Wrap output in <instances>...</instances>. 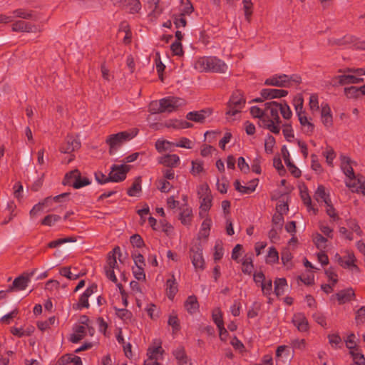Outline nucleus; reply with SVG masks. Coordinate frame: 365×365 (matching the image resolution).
<instances>
[{
  "instance_id": "obj_61",
  "label": "nucleus",
  "mask_w": 365,
  "mask_h": 365,
  "mask_svg": "<svg viewBox=\"0 0 365 365\" xmlns=\"http://www.w3.org/2000/svg\"><path fill=\"white\" fill-rule=\"evenodd\" d=\"M262 157L257 155L251 163V170L256 174H260L262 173L261 169Z\"/></svg>"
},
{
  "instance_id": "obj_3",
  "label": "nucleus",
  "mask_w": 365,
  "mask_h": 365,
  "mask_svg": "<svg viewBox=\"0 0 365 365\" xmlns=\"http://www.w3.org/2000/svg\"><path fill=\"white\" fill-rule=\"evenodd\" d=\"M314 197L319 204L325 205L326 212L333 221L339 220L338 213L331 204L329 191L323 185H319L314 192Z\"/></svg>"
},
{
  "instance_id": "obj_13",
  "label": "nucleus",
  "mask_w": 365,
  "mask_h": 365,
  "mask_svg": "<svg viewBox=\"0 0 365 365\" xmlns=\"http://www.w3.org/2000/svg\"><path fill=\"white\" fill-rule=\"evenodd\" d=\"M96 289L97 287L95 284H92L87 287L80 295L78 301L72 304V309L74 310H81L84 308H88L90 306L88 299L95 292H96Z\"/></svg>"
},
{
  "instance_id": "obj_27",
  "label": "nucleus",
  "mask_w": 365,
  "mask_h": 365,
  "mask_svg": "<svg viewBox=\"0 0 365 365\" xmlns=\"http://www.w3.org/2000/svg\"><path fill=\"white\" fill-rule=\"evenodd\" d=\"M113 4L127 7L131 13H137L141 9L139 0H113Z\"/></svg>"
},
{
  "instance_id": "obj_58",
  "label": "nucleus",
  "mask_w": 365,
  "mask_h": 365,
  "mask_svg": "<svg viewBox=\"0 0 365 365\" xmlns=\"http://www.w3.org/2000/svg\"><path fill=\"white\" fill-rule=\"evenodd\" d=\"M358 341L359 339L355 334H350L345 339V344L346 347L351 351L359 347L357 345Z\"/></svg>"
},
{
  "instance_id": "obj_34",
  "label": "nucleus",
  "mask_w": 365,
  "mask_h": 365,
  "mask_svg": "<svg viewBox=\"0 0 365 365\" xmlns=\"http://www.w3.org/2000/svg\"><path fill=\"white\" fill-rule=\"evenodd\" d=\"M178 283L173 274L166 282V292L170 299H173L178 292Z\"/></svg>"
},
{
  "instance_id": "obj_44",
  "label": "nucleus",
  "mask_w": 365,
  "mask_h": 365,
  "mask_svg": "<svg viewBox=\"0 0 365 365\" xmlns=\"http://www.w3.org/2000/svg\"><path fill=\"white\" fill-rule=\"evenodd\" d=\"M61 364H67L68 363H73L74 365H82L81 359L73 354H66L63 356L60 359Z\"/></svg>"
},
{
  "instance_id": "obj_52",
  "label": "nucleus",
  "mask_w": 365,
  "mask_h": 365,
  "mask_svg": "<svg viewBox=\"0 0 365 365\" xmlns=\"http://www.w3.org/2000/svg\"><path fill=\"white\" fill-rule=\"evenodd\" d=\"M60 274L71 279V280H74V279H76L77 278H78L81 275H83V273H81V272H73L71 269L70 267H63L60 270Z\"/></svg>"
},
{
  "instance_id": "obj_26",
  "label": "nucleus",
  "mask_w": 365,
  "mask_h": 365,
  "mask_svg": "<svg viewBox=\"0 0 365 365\" xmlns=\"http://www.w3.org/2000/svg\"><path fill=\"white\" fill-rule=\"evenodd\" d=\"M210 115V112L202 110L200 111L189 112L186 115V118L196 123H203Z\"/></svg>"
},
{
  "instance_id": "obj_57",
  "label": "nucleus",
  "mask_w": 365,
  "mask_h": 365,
  "mask_svg": "<svg viewBox=\"0 0 365 365\" xmlns=\"http://www.w3.org/2000/svg\"><path fill=\"white\" fill-rule=\"evenodd\" d=\"M309 108L312 113H315L319 110V98L315 93H312L309 96Z\"/></svg>"
},
{
  "instance_id": "obj_33",
  "label": "nucleus",
  "mask_w": 365,
  "mask_h": 365,
  "mask_svg": "<svg viewBox=\"0 0 365 365\" xmlns=\"http://www.w3.org/2000/svg\"><path fill=\"white\" fill-rule=\"evenodd\" d=\"M155 149L160 153L166 151H173L175 147V143L164 140L158 139L156 140L155 144Z\"/></svg>"
},
{
  "instance_id": "obj_7",
  "label": "nucleus",
  "mask_w": 365,
  "mask_h": 365,
  "mask_svg": "<svg viewBox=\"0 0 365 365\" xmlns=\"http://www.w3.org/2000/svg\"><path fill=\"white\" fill-rule=\"evenodd\" d=\"M163 352L161 341L158 339H153L147 350L144 365H159V361L163 359Z\"/></svg>"
},
{
  "instance_id": "obj_45",
  "label": "nucleus",
  "mask_w": 365,
  "mask_h": 365,
  "mask_svg": "<svg viewBox=\"0 0 365 365\" xmlns=\"http://www.w3.org/2000/svg\"><path fill=\"white\" fill-rule=\"evenodd\" d=\"M58 324V321L56 318L53 316L49 317L47 320L38 322L37 323V327L41 331H46L51 326H56Z\"/></svg>"
},
{
  "instance_id": "obj_4",
  "label": "nucleus",
  "mask_w": 365,
  "mask_h": 365,
  "mask_svg": "<svg viewBox=\"0 0 365 365\" xmlns=\"http://www.w3.org/2000/svg\"><path fill=\"white\" fill-rule=\"evenodd\" d=\"M94 329L91 326L90 322L86 317H83L80 322L76 323L69 336V340L73 343H78L84 339L88 334L93 336Z\"/></svg>"
},
{
  "instance_id": "obj_29",
  "label": "nucleus",
  "mask_w": 365,
  "mask_h": 365,
  "mask_svg": "<svg viewBox=\"0 0 365 365\" xmlns=\"http://www.w3.org/2000/svg\"><path fill=\"white\" fill-rule=\"evenodd\" d=\"M200 217H209V210L212 206L213 197H209L206 198L200 199Z\"/></svg>"
},
{
  "instance_id": "obj_11",
  "label": "nucleus",
  "mask_w": 365,
  "mask_h": 365,
  "mask_svg": "<svg viewBox=\"0 0 365 365\" xmlns=\"http://www.w3.org/2000/svg\"><path fill=\"white\" fill-rule=\"evenodd\" d=\"M130 166L122 163L120 165H113L109 173L110 182H119L126 178V174L130 170Z\"/></svg>"
},
{
  "instance_id": "obj_21",
  "label": "nucleus",
  "mask_w": 365,
  "mask_h": 365,
  "mask_svg": "<svg viewBox=\"0 0 365 365\" xmlns=\"http://www.w3.org/2000/svg\"><path fill=\"white\" fill-rule=\"evenodd\" d=\"M259 182L258 179L251 180L247 185H242L240 181L235 180L234 186L236 190L242 194H250L253 192Z\"/></svg>"
},
{
  "instance_id": "obj_37",
  "label": "nucleus",
  "mask_w": 365,
  "mask_h": 365,
  "mask_svg": "<svg viewBox=\"0 0 365 365\" xmlns=\"http://www.w3.org/2000/svg\"><path fill=\"white\" fill-rule=\"evenodd\" d=\"M185 307L189 313H196L199 309V304L196 297L194 295L189 296L185 302Z\"/></svg>"
},
{
  "instance_id": "obj_36",
  "label": "nucleus",
  "mask_w": 365,
  "mask_h": 365,
  "mask_svg": "<svg viewBox=\"0 0 365 365\" xmlns=\"http://www.w3.org/2000/svg\"><path fill=\"white\" fill-rule=\"evenodd\" d=\"M118 36L122 38L125 43H128L131 39V33L126 22H123L119 27Z\"/></svg>"
},
{
  "instance_id": "obj_41",
  "label": "nucleus",
  "mask_w": 365,
  "mask_h": 365,
  "mask_svg": "<svg viewBox=\"0 0 365 365\" xmlns=\"http://www.w3.org/2000/svg\"><path fill=\"white\" fill-rule=\"evenodd\" d=\"M287 288V282L284 278H277L274 281V292L277 296L283 295Z\"/></svg>"
},
{
  "instance_id": "obj_10",
  "label": "nucleus",
  "mask_w": 365,
  "mask_h": 365,
  "mask_svg": "<svg viewBox=\"0 0 365 365\" xmlns=\"http://www.w3.org/2000/svg\"><path fill=\"white\" fill-rule=\"evenodd\" d=\"M296 112L298 116L299 121L302 126V131L308 135L313 133L315 125L312 122V119L307 115L305 112L302 110V103L296 106Z\"/></svg>"
},
{
  "instance_id": "obj_63",
  "label": "nucleus",
  "mask_w": 365,
  "mask_h": 365,
  "mask_svg": "<svg viewBox=\"0 0 365 365\" xmlns=\"http://www.w3.org/2000/svg\"><path fill=\"white\" fill-rule=\"evenodd\" d=\"M212 317L217 327H220L224 324L222 320V313L219 307H216L213 309Z\"/></svg>"
},
{
  "instance_id": "obj_30",
  "label": "nucleus",
  "mask_w": 365,
  "mask_h": 365,
  "mask_svg": "<svg viewBox=\"0 0 365 365\" xmlns=\"http://www.w3.org/2000/svg\"><path fill=\"white\" fill-rule=\"evenodd\" d=\"M205 170L204 168V162L200 159H196L191 161V168L190 173L194 177H200L204 173Z\"/></svg>"
},
{
  "instance_id": "obj_48",
  "label": "nucleus",
  "mask_w": 365,
  "mask_h": 365,
  "mask_svg": "<svg viewBox=\"0 0 365 365\" xmlns=\"http://www.w3.org/2000/svg\"><path fill=\"white\" fill-rule=\"evenodd\" d=\"M292 255L288 250H284L282 252V262L286 269H291L293 267Z\"/></svg>"
},
{
  "instance_id": "obj_35",
  "label": "nucleus",
  "mask_w": 365,
  "mask_h": 365,
  "mask_svg": "<svg viewBox=\"0 0 365 365\" xmlns=\"http://www.w3.org/2000/svg\"><path fill=\"white\" fill-rule=\"evenodd\" d=\"M242 110L234 108L227 105V110L225 113V119L227 122L232 123L238 120L241 117Z\"/></svg>"
},
{
  "instance_id": "obj_42",
  "label": "nucleus",
  "mask_w": 365,
  "mask_h": 365,
  "mask_svg": "<svg viewBox=\"0 0 365 365\" xmlns=\"http://www.w3.org/2000/svg\"><path fill=\"white\" fill-rule=\"evenodd\" d=\"M29 278L21 276L16 278L14 282L12 287L9 289V291H11L13 289L16 290H24L28 286Z\"/></svg>"
},
{
  "instance_id": "obj_28",
  "label": "nucleus",
  "mask_w": 365,
  "mask_h": 365,
  "mask_svg": "<svg viewBox=\"0 0 365 365\" xmlns=\"http://www.w3.org/2000/svg\"><path fill=\"white\" fill-rule=\"evenodd\" d=\"M354 291L352 288H348L346 289L341 290L335 296H332L331 298L335 297L339 304H342L351 300L354 297Z\"/></svg>"
},
{
  "instance_id": "obj_50",
  "label": "nucleus",
  "mask_w": 365,
  "mask_h": 365,
  "mask_svg": "<svg viewBox=\"0 0 365 365\" xmlns=\"http://www.w3.org/2000/svg\"><path fill=\"white\" fill-rule=\"evenodd\" d=\"M141 192V180L140 178L135 180L131 187L128 190V195L131 197L138 196Z\"/></svg>"
},
{
  "instance_id": "obj_8",
  "label": "nucleus",
  "mask_w": 365,
  "mask_h": 365,
  "mask_svg": "<svg viewBox=\"0 0 365 365\" xmlns=\"http://www.w3.org/2000/svg\"><path fill=\"white\" fill-rule=\"evenodd\" d=\"M363 76H365V68H351L338 76L336 79L340 85L357 84L364 81Z\"/></svg>"
},
{
  "instance_id": "obj_2",
  "label": "nucleus",
  "mask_w": 365,
  "mask_h": 365,
  "mask_svg": "<svg viewBox=\"0 0 365 365\" xmlns=\"http://www.w3.org/2000/svg\"><path fill=\"white\" fill-rule=\"evenodd\" d=\"M193 67L199 72H215L225 73L228 70L227 65L215 56H202L195 59Z\"/></svg>"
},
{
  "instance_id": "obj_25",
  "label": "nucleus",
  "mask_w": 365,
  "mask_h": 365,
  "mask_svg": "<svg viewBox=\"0 0 365 365\" xmlns=\"http://www.w3.org/2000/svg\"><path fill=\"white\" fill-rule=\"evenodd\" d=\"M340 160L341 169L346 175V178L353 177L355 175L353 169L354 162L351 160L349 157L346 155H341Z\"/></svg>"
},
{
  "instance_id": "obj_5",
  "label": "nucleus",
  "mask_w": 365,
  "mask_h": 365,
  "mask_svg": "<svg viewBox=\"0 0 365 365\" xmlns=\"http://www.w3.org/2000/svg\"><path fill=\"white\" fill-rule=\"evenodd\" d=\"M137 135V131H123L109 135L106 139V143L109 146V153L114 155L118 149L125 143L133 139Z\"/></svg>"
},
{
  "instance_id": "obj_20",
  "label": "nucleus",
  "mask_w": 365,
  "mask_h": 365,
  "mask_svg": "<svg viewBox=\"0 0 365 365\" xmlns=\"http://www.w3.org/2000/svg\"><path fill=\"white\" fill-rule=\"evenodd\" d=\"M158 163L170 169L177 168L180 163V158L176 154H166L158 158Z\"/></svg>"
},
{
  "instance_id": "obj_56",
  "label": "nucleus",
  "mask_w": 365,
  "mask_h": 365,
  "mask_svg": "<svg viewBox=\"0 0 365 365\" xmlns=\"http://www.w3.org/2000/svg\"><path fill=\"white\" fill-rule=\"evenodd\" d=\"M194 142L185 137L180 138L178 141L175 143V147L185 149H192L194 147Z\"/></svg>"
},
{
  "instance_id": "obj_59",
  "label": "nucleus",
  "mask_w": 365,
  "mask_h": 365,
  "mask_svg": "<svg viewBox=\"0 0 365 365\" xmlns=\"http://www.w3.org/2000/svg\"><path fill=\"white\" fill-rule=\"evenodd\" d=\"M250 113L254 118H259V124L262 127V119L264 116V107L259 108L257 106H252L250 108Z\"/></svg>"
},
{
  "instance_id": "obj_54",
  "label": "nucleus",
  "mask_w": 365,
  "mask_h": 365,
  "mask_svg": "<svg viewBox=\"0 0 365 365\" xmlns=\"http://www.w3.org/2000/svg\"><path fill=\"white\" fill-rule=\"evenodd\" d=\"M80 173L78 170H74L67 173L63 180V184L66 185H72L73 181H76L79 178Z\"/></svg>"
},
{
  "instance_id": "obj_39",
  "label": "nucleus",
  "mask_w": 365,
  "mask_h": 365,
  "mask_svg": "<svg viewBox=\"0 0 365 365\" xmlns=\"http://www.w3.org/2000/svg\"><path fill=\"white\" fill-rule=\"evenodd\" d=\"M204 219L201 227L199 232L200 237L201 238H207L210 235V227L212 225V220L210 217H201Z\"/></svg>"
},
{
  "instance_id": "obj_18",
  "label": "nucleus",
  "mask_w": 365,
  "mask_h": 365,
  "mask_svg": "<svg viewBox=\"0 0 365 365\" xmlns=\"http://www.w3.org/2000/svg\"><path fill=\"white\" fill-rule=\"evenodd\" d=\"M292 322L300 332H307L309 330L308 320L303 313L299 312L294 314Z\"/></svg>"
},
{
  "instance_id": "obj_23",
  "label": "nucleus",
  "mask_w": 365,
  "mask_h": 365,
  "mask_svg": "<svg viewBox=\"0 0 365 365\" xmlns=\"http://www.w3.org/2000/svg\"><path fill=\"white\" fill-rule=\"evenodd\" d=\"M260 94L264 98L274 99L284 97L288 94V92L283 89L263 88L260 91Z\"/></svg>"
},
{
  "instance_id": "obj_43",
  "label": "nucleus",
  "mask_w": 365,
  "mask_h": 365,
  "mask_svg": "<svg viewBox=\"0 0 365 365\" xmlns=\"http://www.w3.org/2000/svg\"><path fill=\"white\" fill-rule=\"evenodd\" d=\"M301 197L309 213L315 214L317 210L312 205V200L306 188L301 190Z\"/></svg>"
},
{
  "instance_id": "obj_6",
  "label": "nucleus",
  "mask_w": 365,
  "mask_h": 365,
  "mask_svg": "<svg viewBox=\"0 0 365 365\" xmlns=\"http://www.w3.org/2000/svg\"><path fill=\"white\" fill-rule=\"evenodd\" d=\"M300 82L301 77L297 74H293L291 76L286 74H275L267 78L264 81V84L277 87H289L292 86V83H299Z\"/></svg>"
},
{
  "instance_id": "obj_40",
  "label": "nucleus",
  "mask_w": 365,
  "mask_h": 365,
  "mask_svg": "<svg viewBox=\"0 0 365 365\" xmlns=\"http://www.w3.org/2000/svg\"><path fill=\"white\" fill-rule=\"evenodd\" d=\"M349 353L352 357L354 364L353 365H364L365 358L359 347L349 351Z\"/></svg>"
},
{
  "instance_id": "obj_38",
  "label": "nucleus",
  "mask_w": 365,
  "mask_h": 365,
  "mask_svg": "<svg viewBox=\"0 0 365 365\" xmlns=\"http://www.w3.org/2000/svg\"><path fill=\"white\" fill-rule=\"evenodd\" d=\"M173 354L179 365H192L182 348H177L175 350H174Z\"/></svg>"
},
{
  "instance_id": "obj_60",
  "label": "nucleus",
  "mask_w": 365,
  "mask_h": 365,
  "mask_svg": "<svg viewBox=\"0 0 365 365\" xmlns=\"http://www.w3.org/2000/svg\"><path fill=\"white\" fill-rule=\"evenodd\" d=\"M299 279L307 285H311L314 282V274L311 271H307L304 273L302 274Z\"/></svg>"
},
{
  "instance_id": "obj_51",
  "label": "nucleus",
  "mask_w": 365,
  "mask_h": 365,
  "mask_svg": "<svg viewBox=\"0 0 365 365\" xmlns=\"http://www.w3.org/2000/svg\"><path fill=\"white\" fill-rule=\"evenodd\" d=\"M313 241L317 247L320 250H324L327 246V240L322 235L317 233L313 237Z\"/></svg>"
},
{
  "instance_id": "obj_19",
  "label": "nucleus",
  "mask_w": 365,
  "mask_h": 365,
  "mask_svg": "<svg viewBox=\"0 0 365 365\" xmlns=\"http://www.w3.org/2000/svg\"><path fill=\"white\" fill-rule=\"evenodd\" d=\"M356 257L352 252H348L343 258H339L338 263L344 268L349 269L352 272H358L359 267L356 264Z\"/></svg>"
},
{
  "instance_id": "obj_17",
  "label": "nucleus",
  "mask_w": 365,
  "mask_h": 365,
  "mask_svg": "<svg viewBox=\"0 0 365 365\" xmlns=\"http://www.w3.org/2000/svg\"><path fill=\"white\" fill-rule=\"evenodd\" d=\"M66 194H62L57 195L53 198H46L43 202H39L34 206L32 210L30 211V215L32 216L37 215L39 212H43L45 207H50L53 202H58L61 198L65 197Z\"/></svg>"
},
{
  "instance_id": "obj_16",
  "label": "nucleus",
  "mask_w": 365,
  "mask_h": 365,
  "mask_svg": "<svg viewBox=\"0 0 365 365\" xmlns=\"http://www.w3.org/2000/svg\"><path fill=\"white\" fill-rule=\"evenodd\" d=\"M191 252V261L195 269L203 270L205 269V259L202 255V249L198 246L195 248H192Z\"/></svg>"
},
{
  "instance_id": "obj_49",
  "label": "nucleus",
  "mask_w": 365,
  "mask_h": 365,
  "mask_svg": "<svg viewBox=\"0 0 365 365\" xmlns=\"http://www.w3.org/2000/svg\"><path fill=\"white\" fill-rule=\"evenodd\" d=\"M279 260V254L274 247H269L265 261L268 264H274Z\"/></svg>"
},
{
  "instance_id": "obj_31",
  "label": "nucleus",
  "mask_w": 365,
  "mask_h": 365,
  "mask_svg": "<svg viewBox=\"0 0 365 365\" xmlns=\"http://www.w3.org/2000/svg\"><path fill=\"white\" fill-rule=\"evenodd\" d=\"M245 105V100L240 92L234 93L228 102V106L237 108L241 110L243 109Z\"/></svg>"
},
{
  "instance_id": "obj_24",
  "label": "nucleus",
  "mask_w": 365,
  "mask_h": 365,
  "mask_svg": "<svg viewBox=\"0 0 365 365\" xmlns=\"http://www.w3.org/2000/svg\"><path fill=\"white\" fill-rule=\"evenodd\" d=\"M81 146L78 139L73 136H67L65 143L61 148V150L64 153H70Z\"/></svg>"
},
{
  "instance_id": "obj_64",
  "label": "nucleus",
  "mask_w": 365,
  "mask_h": 365,
  "mask_svg": "<svg viewBox=\"0 0 365 365\" xmlns=\"http://www.w3.org/2000/svg\"><path fill=\"white\" fill-rule=\"evenodd\" d=\"M282 133H283V135H284L285 139L287 141L291 142L294 140V130L290 125H289V124L284 125L283 128H282Z\"/></svg>"
},
{
  "instance_id": "obj_1",
  "label": "nucleus",
  "mask_w": 365,
  "mask_h": 365,
  "mask_svg": "<svg viewBox=\"0 0 365 365\" xmlns=\"http://www.w3.org/2000/svg\"><path fill=\"white\" fill-rule=\"evenodd\" d=\"M280 123L278 103L276 101L265 103L264 104L262 128L274 134H279L281 130Z\"/></svg>"
},
{
  "instance_id": "obj_55",
  "label": "nucleus",
  "mask_w": 365,
  "mask_h": 365,
  "mask_svg": "<svg viewBox=\"0 0 365 365\" xmlns=\"http://www.w3.org/2000/svg\"><path fill=\"white\" fill-rule=\"evenodd\" d=\"M278 108H279V113L280 112L282 116L285 120H289L292 115V112L289 108V106L286 103H278Z\"/></svg>"
},
{
  "instance_id": "obj_22",
  "label": "nucleus",
  "mask_w": 365,
  "mask_h": 365,
  "mask_svg": "<svg viewBox=\"0 0 365 365\" xmlns=\"http://www.w3.org/2000/svg\"><path fill=\"white\" fill-rule=\"evenodd\" d=\"M12 30L14 31H26L31 33H36L41 31L39 26L27 24L21 20L14 22L12 24Z\"/></svg>"
},
{
  "instance_id": "obj_46",
  "label": "nucleus",
  "mask_w": 365,
  "mask_h": 365,
  "mask_svg": "<svg viewBox=\"0 0 365 365\" xmlns=\"http://www.w3.org/2000/svg\"><path fill=\"white\" fill-rule=\"evenodd\" d=\"M344 93L349 99H358L361 97L359 87L353 86L345 88Z\"/></svg>"
},
{
  "instance_id": "obj_62",
  "label": "nucleus",
  "mask_w": 365,
  "mask_h": 365,
  "mask_svg": "<svg viewBox=\"0 0 365 365\" xmlns=\"http://www.w3.org/2000/svg\"><path fill=\"white\" fill-rule=\"evenodd\" d=\"M158 189L162 192H168L173 188V184L170 181L166 180V179H159L158 181Z\"/></svg>"
},
{
  "instance_id": "obj_9",
  "label": "nucleus",
  "mask_w": 365,
  "mask_h": 365,
  "mask_svg": "<svg viewBox=\"0 0 365 365\" xmlns=\"http://www.w3.org/2000/svg\"><path fill=\"white\" fill-rule=\"evenodd\" d=\"M120 252V250L119 247L114 248L113 252L108 255L106 264L105 266V273L106 277L113 282H117L115 271H119L117 258L118 256L119 257Z\"/></svg>"
},
{
  "instance_id": "obj_53",
  "label": "nucleus",
  "mask_w": 365,
  "mask_h": 365,
  "mask_svg": "<svg viewBox=\"0 0 365 365\" xmlns=\"http://www.w3.org/2000/svg\"><path fill=\"white\" fill-rule=\"evenodd\" d=\"M322 155L326 158L327 164L329 166H333V163L336 158V153L334 149L331 147H327Z\"/></svg>"
},
{
  "instance_id": "obj_47",
  "label": "nucleus",
  "mask_w": 365,
  "mask_h": 365,
  "mask_svg": "<svg viewBox=\"0 0 365 365\" xmlns=\"http://www.w3.org/2000/svg\"><path fill=\"white\" fill-rule=\"evenodd\" d=\"M197 194L200 199L212 196L210 187L207 183L199 185L197 187Z\"/></svg>"
},
{
  "instance_id": "obj_12",
  "label": "nucleus",
  "mask_w": 365,
  "mask_h": 365,
  "mask_svg": "<svg viewBox=\"0 0 365 365\" xmlns=\"http://www.w3.org/2000/svg\"><path fill=\"white\" fill-rule=\"evenodd\" d=\"M345 184L352 192L365 195V180L361 175L346 178Z\"/></svg>"
},
{
  "instance_id": "obj_15",
  "label": "nucleus",
  "mask_w": 365,
  "mask_h": 365,
  "mask_svg": "<svg viewBox=\"0 0 365 365\" xmlns=\"http://www.w3.org/2000/svg\"><path fill=\"white\" fill-rule=\"evenodd\" d=\"M320 120L327 130L333 126V114L330 106L327 103L321 104Z\"/></svg>"
},
{
  "instance_id": "obj_32",
  "label": "nucleus",
  "mask_w": 365,
  "mask_h": 365,
  "mask_svg": "<svg viewBox=\"0 0 365 365\" xmlns=\"http://www.w3.org/2000/svg\"><path fill=\"white\" fill-rule=\"evenodd\" d=\"M192 217V210L187 205L181 207L180 212V220L184 225H189L191 222Z\"/></svg>"
},
{
  "instance_id": "obj_14",
  "label": "nucleus",
  "mask_w": 365,
  "mask_h": 365,
  "mask_svg": "<svg viewBox=\"0 0 365 365\" xmlns=\"http://www.w3.org/2000/svg\"><path fill=\"white\" fill-rule=\"evenodd\" d=\"M161 110L170 113L185 104L184 99L177 97H168L160 100Z\"/></svg>"
}]
</instances>
